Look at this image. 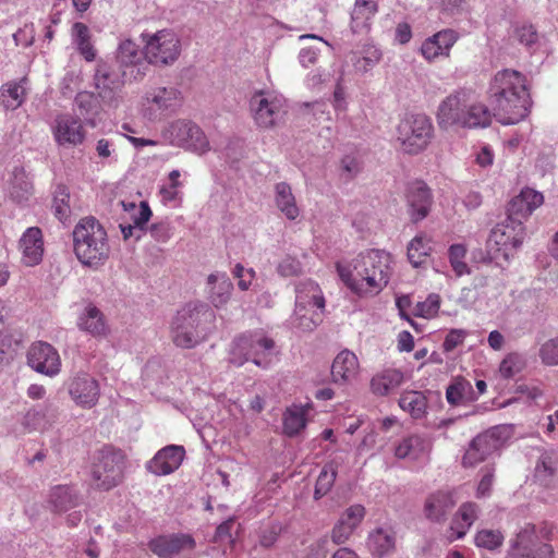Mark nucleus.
I'll use <instances>...</instances> for the list:
<instances>
[{"mask_svg": "<svg viewBox=\"0 0 558 558\" xmlns=\"http://www.w3.org/2000/svg\"><path fill=\"white\" fill-rule=\"evenodd\" d=\"M489 99L494 116L506 125L524 120L532 107L526 77L512 69L495 74L489 86Z\"/></svg>", "mask_w": 558, "mask_h": 558, "instance_id": "f257e3e1", "label": "nucleus"}, {"mask_svg": "<svg viewBox=\"0 0 558 558\" xmlns=\"http://www.w3.org/2000/svg\"><path fill=\"white\" fill-rule=\"evenodd\" d=\"M337 271L344 284L359 295L376 294L389 282L391 256L381 250L359 254L349 264H337Z\"/></svg>", "mask_w": 558, "mask_h": 558, "instance_id": "f03ea898", "label": "nucleus"}, {"mask_svg": "<svg viewBox=\"0 0 558 558\" xmlns=\"http://www.w3.org/2000/svg\"><path fill=\"white\" fill-rule=\"evenodd\" d=\"M490 121L492 114L487 107L473 100L471 94L465 90L447 96L437 111L438 125L444 130L452 126L485 128Z\"/></svg>", "mask_w": 558, "mask_h": 558, "instance_id": "7ed1b4c3", "label": "nucleus"}, {"mask_svg": "<svg viewBox=\"0 0 558 558\" xmlns=\"http://www.w3.org/2000/svg\"><path fill=\"white\" fill-rule=\"evenodd\" d=\"M215 312L206 304L190 303L171 322V338L177 347L193 348L215 329Z\"/></svg>", "mask_w": 558, "mask_h": 558, "instance_id": "20e7f679", "label": "nucleus"}, {"mask_svg": "<svg viewBox=\"0 0 558 558\" xmlns=\"http://www.w3.org/2000/svg\"><path fill=\"white\" fill-rule=\"evenodd\" d=\"M72 235L74 253L83 265L97 268L108 258L107 232L94 217L81 219Z\"/></svg>", "mask_w": 558, "mask_h": 558, "instance_id": "39448f33", "label": "nucleus"}, {"mask_svg": "<svg viewBox=\"0 0 558 558\" xmlns=\"http://www.w3.org/2000/svg\"><path fill=\"white\" fill-rule=\"evenodd\" d=\"M277 354L274 339L263 330H255L245 332L232 341L228 360L236 367L251 361L256 366L267 369Z\"/></svg>", "mask_w": 558, "mask_h": 558, "instance_id": "423d86ee", "label": "nucleus"}, {"mask_svg": "<svg viewBox=\"0 0 558 558\" xmlns=\"http://www.w3.org/2000/svg\"><path fill=\"white\" fill-rule=\"evenodd\" d=\"M547 541L549 531L544 527L538 533L535 524L526 522L510 538L506 558H554V548Z\"/></svg>", "mask_w": 558, "mask_h": 558, "instance_id": "0eeeda50", "label": "nucleus"}, {"mask_svg": "<svg viewBox=\"0 0 558 558\" xmlns=\"http://www.w3.org/2000/svg\"><path fill=\"white\" fill-rule=\"evenodd\" d=\"M125 457L121 450L104 448L94 458L92 483L96 488L109 490L123 478Z\"/></svg>", "mask_w": 558, "mask_h": 558, "instance_id": "6e6552de", "label": "nucleus"}, {"mask_svg": "<svg viewBox=\"0 0 558 558\" xmlns=\"http://www.w3.org/2000/svg\"><path fill=\"white\" fill-rule=\"evenodd\" d=\"M397 134V138L404 151L417 154L425 149L430 142L433 124L425 114H409L399 122Z\"/></svg>", "mask_w": 558, "mask_h": 558, "instance_id": "1a4fd4ad", "label": "nucleus"}, {"mask_svg": "<svg viewBox=\"0 0 558 558\" xmlns=\"http://www.w3.org/2000/svg\"><path fill=\"white\" fill-rule=\"evenodd\" d=\"M250 108L255 123L263 129L276 126L287 113L283 96L271 92H257L250 100Z\"/></svg>", "mask_w": 558, "mask_h": 558, "instance_id": "9d476101", "label": "nucleus"}, {"mask_svg": "<svg viewBox=\"0 0 558 558\" xmlns=\"http://www.w3.org/2000/svg\"><path fill=\"white\" fill-rule=\"evenodd\" d=\"M145 58L149 64L170 65L181 53V40L171 29H161L145 36Z\"/></svg>", "mask_w": 558, "mask_h": 558, "instance_id": "9b49d317", "label": "nucleus"}, {"mask_svg": "<svg viewBox=\"0 0 558 558\" xmlns=\"http://www.w3.org/2000/svg\"><path fill=\"white\" fill-rule=\"evenodd\" d=\"M508 437V429L505 426H494L484 433L478 434L469 444L462 458L464 466H475L494 454L502 446Z\"/></svg>", "mask_w": 558, "mask_h": 558, "instance_id": "f8f14e48", "label": "nucleus"}, {"mask_svg": "<svg viewBox=\"0 0 558 558\" xmlns=\"http://www.w3.org/2000/svg\"><path fill=\"white\" fill-rule=\"evenodd\" d=\"M129 80L124 71L116 64L99 62L94 74V85L99 97L109 106H118L119 94Z\"/></svg>", "mask_w": 558, "mask_h": 558, "instance_id": "ddd939ff", "label": "nucleus"}, {"mask_svg": "<svg viewBox=\"0 0 558 558\" xmlns=\"http://www.w3.org/2000/svg\"><path fill=\"white\" fill-rule=\"evenodd\" d=\"M182 94L174 86H156L149 88L144 97V111L150 120L173 113L182 105Z\"/></svg>", "mask_w": 558, "mask_h": 558, "instance_id": "4468645a", "label": "nucleus"}, {"mask_svg": "<svg viewBox=\"0 0 558 558\" xmlns=\"http://www.w3.org/2000/svg\"><path fill=\"white\" fill-rule=\"evenodd\" d=\"M116 65L124 71L129 80L140 81L146 75L149 63L145 52L133 40L125 39L118 47Z\"/></svg>", "mask_w": 558, "mask_h": 558, "instance_id": "2eb2a0df", "label": "nucleus"}, {"mask_svg": "<svg viewBox=\"0 0 558 558\" xmlns=\"http://www.w3.org/2000/svg\"><path fill=\"white\" fill-rule=\"evenodd\" d=\"M169 133L172 143L185 149L203 154L209 148V143L204 132L191 121H174L169 128Z\"/></svg>", "mask_w": 558, "mask_h": 558, "instance_id": "dca6fc26", "label": "nucleus"}, {"mask_svg": "<svg viewBox=\"0 0 558 558\" xmlns=\"http://www.w3.org/2000/svg\"><path fill=\"white\" fill-rule=\"evenodd\" d=\"M27 364L35 372L48 377L57 376L61 371L58 351L48 342H34L27 351Z\"/></svg>", "mask_w": 558, "mask_h": 558, "instance_id": "f3484780", "label": "nucleus"}, {"mask_svg": "<svg viewBox=\"0 0 558 558\" xmlns=\"http://www.w3.org/2000/svg\"><path fill=\"white\" fill-rule=\"evenodd\" d=\"M524 227L520 222H510L506 218L502 222L496 225L490 231L488 245H494L497 251L508 255L510 250H515L523 243Z\"/></svg>", "mask_w": 558, "mask_h": 558, "instance_id": "a211bd4d", "label": "nucleus"}, {"mask_svg": "<svg viewBox=\"0 0 558 558\" xmlns=\"http://www.w3.org/2000/svg\"><path fill=\"white\" fill-rule=\"evenodd\" d=\"M68 389L72 400L86 409L96 405L100 396L98 381L85 372H80L71 377Z\"/></svg>", "mask_w": 558, "mask_h": 558, "instance_id": "6ab92c4d", "label": "nucleus"}, {"mask_svg": "<svg viewBox=\"0 0 558 558\" xmlns=\"http://www.w3.org/2000/svg\"><path fill=\"white\" fill-rule=\"evenodd\" d=\"M52 134L60 146H77L85 140V131L81 119L70 113L57 116L52 125Z\"/></svg>", "mask_w": 558, "mask_h": 558, "instance_id": "aec40b11", "label": "nucleus"}, {"mask_svg": "<svg viewBox=\"0 0 558 558\" xmlns=\"http://www.w3.org/2000/svg\"><path fill=\"white\" fill-rule=\"evenodd\" d=\"M195 546V539L184 533L160 535L148 544L149 549L159 558H172L181 553L193 550Z\"/></svg>", "mask_w": 558, "mask_h": 558, "instance_id": "412c9836", "label": "nucleus"}, {"mask_svg": "<svg viewBox=\"0 0 558 558\" xmlns=\"http://www.w3.org/2000/svg\"><path fill=\"white\" fill-rule=\"evenodd\" d=\"M409 215L414 222L421 221L429 214L433 196L430 189L423 181L409 183L407 187Z\"/></svg>", "mask_w": 558, "mask_h": 558, "instance_id": "4be33fe9", "label": "nucleus"}, {"mask_svg": "<svg viewBox=\"0 0 558 558\" xmlns=\"http://www.w3.org/2000/svg\"><path fill=\"white\" fill-rule=\"evenodd\" d=\"M185 456V450L182 446L169 445L160 449L153 459H150L146 468L147 470L157 475H168L174 472L181 465Z\"/></svg>", "mask_w": 558, "mask_h": 558, "instance_id": "5701e85b", "label": "nucleus"}, {"mask_svg": "<svg viewBox=\"0 0 558 558\" xmlns=\"http://www.w3.org/2000/svg\"><path fill=\"white\" fill-rule=\"evenodd\" d=\"M458 38L459 35L456 31L441 29L423 41L421 53L428 62H433L440 57H449L450 50Z\"/></svg>", "mask_w": 558, "mask_h": 558, "instance_id": "b1692460", "label": "nucleus"}, {"mask_svg": "<svg viewBox=\"0 0 558 558\" xmlns=\"http://www.w3.org/2000/svg\"><path fill=\"white\" fill-rule=\"evenodd\" d=\"M544 197L539 192L524 189L513 197L508 205L507 218L510 222H520L526 219L534 209L543 204Z\"/></svg>", "mask_w": 558, "mask_h": 558, "instance_id": "393cba45", "label": "nucleus"}, {"mask_svg": "<svg viewBox=\"0 0 558 558\" xmlns=\"http://www.w3.org/2000/svg\"><path fill=\"white\" fill-rule=\"evenodd\" d=\"M22 262L26 266H35L40 263L44 254L43 234L39 228L31 227L20 240Z\"/></svg>", "mask_w": 558, "mask_h": 558, "instance_id": "a878e982", "label": "nucleus"}, {"mask_svg": "<svg viewBox=\"0 0 558 558\" xmlns=\"http://www.w3.org/2000/svg\"><path fill=\"white\" fill-rule=\"evenodd\" d=\"M480 507L472 501L463 502L454 514L448 538L450 542L463 538L473 523L477 520Z\"/></svg>", "mask_w": 558, "mask_h": 558, "instance_id": "bb28decb", "label": "nucleus"}, {"mask_svg": "<svg viewBox=\"0 0 558 558\" xmlns=\"http://www.w3.org/2000/svg\"><path fill=\"white\" fill-rule=\"evenodd\" d=\"M295 306L300 311L306 308L324 311L325 299L319 286L313 280H303L295 286Z\"/></svg>", "mask_w": 558, "mask_h": 558, "instance_id": "cd10ccee", "label": "nucleus"}, {"mask_svg": "<svg viewBox=\"0 0 558 558\" xmlns=\"http://www.w3.org/2000/svg\"><path fill=\"white\" fill-rule=\"evenodd\" d=\"M456 505L451 492L439 490L430 494L424 505L425 517L433 522H441Z\"/></svg>", "mask_w": 558, "mask_h": 558, "instance_id": "c85d7f7f", "label": "nucleus"}, {"mask_svg": "<svg viewBox=\"0 0 558 558\" xmlns=\"http://www.w3.org/2000/svg\"><path fill=\"white\" fill-rule=\"evenodd\" d=\"M359 371V361L349 350L341 351L333 360L331 375L335 383H348L355 378Z\"/></svg>", "mask_w": 558, "mask_h": 558, "instance_id": "c756f323", "label": "nucleus"}, {"mask_svg": "<svg viewBox=\"0 0 558 558\" xmlns=\"http://www.w3.org/2000/svg\"><path fill=\"white\" fill-rule=\"evenodd\" d=\"M367 547L371 554L383 558L392 554L396 549V534L391 529L378 527L369 533Z\"/></svg>", "mask_w": 558, "mask_h": 558, "instance_id": "7c9ffc66", "label": "nucleus"}, {"mask_svg": "<svg viewBox=\"0 0 558 558\" xmlns=\"http://www.w3.org/2000/svg\"><path fill=\"white\" fill-rule=\"evenodd\" d=\"M404 381V374L397 368H386L376 375L371 380L372 392L376 396H387Z\"/></svg>", "mask_w": 558, "mask_h": 558, "instance_id": "2f4dec72", "label": "nucleus"}, {"mask_svg": "<svg viewBox=\"0 0 558 558\" xmlns=\"http://www.w3.org/2000/svg\"><path fill=\"white\" fill-rule=\"evenodd\" d=\"M430 448L427 438L421 435H410L403 438L395 449V454L399 459L417 460L425 456Z\"/></svg>", "mask_w": 558, "mask_h": 558, "instance_id": "473e14b6", "label": "nucleus"}, {"mask_svg": "<svg viewBox=\"0 0 558 558\" xmlns=\"http://www.w3.org/2000/svg\"><path fill=\"white\" fill-rule=\"evenodd\" d=\"M207 287L209 300L216 307L222 306L229 301L233 289L231 280L223 272L209 275Z\"/></svg>", "mask_w": 558, "mask_h": 558, "instance_id": "72a5a7b5", "label": "nucleus"}, {"mask_svg": "<svg viewBox=\"0 0 558 558\" xmlns=\"http://www.w3.org/2000/svg\"><path fill=\"white\" fill-rule=\"evenodd\" d=\"M377 12L376 0H355L354 8L351 13V29L359 34L368 29L371 19Z\"/></svg>", "mask_w": 558, "mask_h": 558, "instance_id": "f704fd0d", "label": "nucleus"}, {"mask_svg": "<svg viewBox=\"0 0 558 558\" xmlns=\"http://www.w3.org/2000/svg\"><path fill=\"white\" fill-rule=\"evenodd\" d=\"M311 407L308 404H292L283 413V432L286 435L296 436L306 426V415Z\"/></svg>", "mask_w": 558, "mask_h": 558, "instance_id": "c9c22d12", "label": "nucleus"}, {"mask_svg": "<svg viewBox=\"0 0 558 558\" xmlns=\"http://www.w3.org/2000/svg\"><path fill=\"white\" fill-rule=\"evenodd\" d=\"M275 203L277 208L289 220H295L300 215L295 197L291 186L286 182L277 183L275 186Z\"/></svg>", "mask_w": 558, "mask_h": 558, "instance_id": "e433bc0d", "label": "nucleus"}, {"mask_svg": "<svg viewBox=\"0 0 558 558\" xmlns=\"http://www.w3.org/2000/svg\"><path fill=\"white\" fill-rule=\"evenodd\" d=\"M78 504L77 494L66 485L54 486L49 494V505L58 513L65 512Z\"/></svg>", "mask_w": 558, "mask_h": 558, "instance_id": "4c0bfd02", "label": "nucleus"}, {"mask_svg": "<svg viewBox=\"0 0 558 558\" xmlns=\"http://www.w3.org/2000/svg\"><path fill=\"white\" fill-rule=\"evenodd\" d=\"M9 194L19 204L27 202L32 196L33 184L23 169H14L10 181Z\"/></svg>", "mask_w": 558, "mask_h": 558, "instance_id": "58836bf2", "label": "nucleus"}, {"mask_svg": "<svg viewBox=\"0 0 558 558\" xmlns=\"http://www.w3.org/2000/svg\"><path fill=\"white\" fill-rule=\"evenodd\" d=\"M399 407L418 420L426 414L427 399L422 391H404L399 399Z\"/></svg>", "mask_w": 558, "mask_h": 558, "instance_id": "ea45409f", "label": "nucleus"}, {"mask_svg": "<svg viewBox=\"0 0 558 558\" xmlns=\"http://www.w3.org/2000/svg\"><path fill=\"white\" fill-rule=\"evenodd\" d=\"M26 82V78H22L19 82H9L1 87V99L5 109L15 110L22 106L26 98L24 86Z\"/></svg>", "mask_w": 558, "mask_h": 558, "instance_id": "a19ab883", "label": "nucleus"}, {"mask_svg": "<svg viewBox=\"0 0 558 558\" xmlns=\"http://www.w3.org/2000/svg\"><path fill=\"white\" fill-rule=\"evenodd\" d=\"M78 327L93 336H104L107 326L101 312L95 306H87L78 318Z\"/></svg>", "mask_w": 558, "mask_h": 558, "instance_id": "79ce46f5", "label": "nucleus"}, {"mask_svg": "<svg viewBox=\"0 0 558 558\" xmlns=\"http://www.w3.org/2000/svg\"><path fill=\"white\" fill-rule=\"evenodd\" d=\"M54 418L56 409L51 403H45L29 410L24 417V424L32 429H45Z\"/></svg>", "mask_w": 558, "mask_h": 558, "instance_id": "37998d69", "label": "nucleus"}, {"mask_svg": "<svg viewBox=\"0 0 558 558\" xmlns=\"http://www.w3.org/2000/svg\"><path fill=\"white\" fill-rule=\"evenodd\" d=\"M72 37L78 51L86 61H93L96 57L95 49L90 44V34L88 27L81 22H76L72 26Z\"/></svg>", "mask_w": 558, "mask_h": 558, "instance_id": "c03bdc74", "label": "nucleus"}, {"mask_svg": "<svg viewBox=\"0 0 558 558\" xmlns=\"http://www.w3.org/2000/svg\"><path fill=\"white\" fill-rule=\"evenodd\" d=\"M432 251L430 240L426 235H416L408 245V258L414 267L423 265Z\"/></svg>", "mask_w": 558, "mask_h": 558, "instance_id": "a18cd8bd", "label": "nucleus"}, {"mask_svg": "<svg viewBox=\"0 0 558 558\" xmlns=\"http://www.w3.org/2000/svg\"><path fill=\"white\" fill-rule=\"evenodd\" d=\"M322 312L316 308L300 311L295 307L291 324L301 331H313L322 322Z\"/></svg>", "mask_w": 558, "mask_h": 558, "instance_id": "49530a36", "label": "nucleus"}, {"mask_svg": "<svg viewBox=\"0 0 558 558\" xmlns=\"http://www.w3.org/2000/svg\"><path fill=\"white\" fill-rule=\"evenodd\" d=\"M557 471V460L549 453L542 454L535 469V477L544 486L554 485V476Z\"/></svg>", "mask_w": 558, "mask_h": 558, "instance_id": "de8ad7c7", "label": "nucleus"}, {"mask_svg": "<svg viewBox=\"0 0 558 558\" xmlns=\"http://www.w3.org/2000/svg\"><path fill=\"white\" fill-rule=\"evenodd\" d=\"M504 541L505 536L502 532L499 530H478L474 536V543L476 547L484 548L490 551L501 547Z\"/></svg>", "mask_w": 558, "mask_h": 558, "instance_id": "09e8293b", "label": "nucleus"}, {"mask_svg": "<svg viewBox=\"0 0 558 558\" xmlns=\"http://www.w3.org/2000/svg\"><path fill=\"white\" fill-rule=\"evenodd\" d=\"M52 209L54 213V216L61 221L64 222L70 214V193L66 186L64 185H58L54 194H53V202H52Z\"/></svg>", "mask_w": 558, "mask_h": 558, "instance_id": "8fccbe9b", "label": "nucleus"}, {"mask_svg": "<svg viewBox=\"0 0 558 558\" xmlns=\"http://www.w3.org/2000/svg\"><path fill=\"white\" fill-rule=\"evenodd\" d=\"M337 470L332 463L326 464L316 481L314 498L320 499L329 493L336 481Z\"/></svg>", "mask_w": 558, "mask_h": 558, "instance_id": "3c124183", "label": "nucleus"}, {"mask_svg": "<svg viewBox=\"0 0 558 558\" xmlns=\"http://www.w3.org/2000/svg\"><path fill=\"white\" fill-rule=\"evenodd\" d=\"M75 105L77 106L81 116L85 119H92L99 112L98 98L89 92H81L75 97Z\"/></svg>", "mask_w": 558, "mask_h": 558, "instance_id": "603ef678", "label": "nucleus"}, {"mask_svg": "<svg viewBox=\"0 0 558 558\" xmlns=\"http://www.w3.org/2000/svg\"><path fill=\"white\" fill-rule=\"evenodd\" d=\"M449 262L457 276H463L470 272V268L464 262L466 247L463 244H452L449 247Z\"/></svg>", "mask_w": 558, "mask_h": 558, "instance_id": "864d4df0", "label": "nucleus"}, {"mask_svg": "<svg viewBox=\"0 0 558 558\" xmlns=\"http://www.w3.org/2000/svg\"><path fill=\"white\" fill-rule=\"evenodd\" d=\"M514 38L529 49H535L538 45V33L532 24H521L514 28Z\"/></svg>", "mask_w": 558, "mask_h": 558, "instance_id": "5fc2aeb1", "label": "nucleus"}, {"mask_svg": "<svg viewBox=\"0 0 558 558\" xmlns=\"http://www.w3.org/2000/svg\"><path fill=\"white\" fill-rule=\"evenodd\" d=\"M524 367V360L517 353L508 354L500 363L499 373L508 379L514 377Z\"/></svg>", "mask_w": 558, "mask_h": 558, "instance_id": "6e6d98bb", "label": "nucleus"}, {"mask_svg": "<svg viewBox=\"0 0 558 558\" xmlns=\"http://www.w3.org/2000/svg\"><path fill=\"white\" fill-rule=\"evenodd\" d=\"M440 307V296L436 293L429 294L425 301L418 302L415 305L413 314L423 318L434 317Z\"/></svg>", "mask_w": 558, "mask_h": 558, "instance_id": "4d7b16f0", "label": "nucleus"}, {"mask_svg": "<svg viewBox=\"0 0 558 558\" xmlns=\"http://www.w3.org/2000/svg\"><path fill=\"white\" fill-rule=\"evenodd\" d=\"M362 170V162L356 155H345L340 161V173L344 180H352Z\"/></svg>", "mask_w": 558, "mask_h": 558, "instance_id": "13d9d810", "label": "nucleus"}, {"mask_svg": "<svg viewBox=\"0 0 558 558\" xmlns=\"http://www.w3.org/2000/svg\"><path fill=\"white\" fill-rule=\"evenodd\" d=\"M129 206L133 210L131 219L135 227H138V231L142 232L151 217V210L146 202H141L138 206L130 203Z\"/></svg>", "mask_w": 558, "mask_h": 558, "instance_id": "bf43d9fd", "label": "nucleus"}, {"mask_svg": "<svg viewBox=\"0 0 558 558\" xmlns=\"http://www.w3.org/2000/svg\"><path fill=\"white\" fill-rule=\"evenodd\" d=\"M471 389V385L466 380H456L452 383L446 391L447 401L452 404H459L464 399L466 391Z\"/></svg>", "mask_w": 558, "mask_h": 558, "instance_id": "052dcab7", "label": "nucleus"}, {"mask_svg": "<svg viewBox=\"0 0 558 558\" xmlns=\"http://www.w3.org/2000/svg\"><path fill=\"white\" fill-rule=\"evenodd\" d=\"M329 553V536L322 535L306 548L304 558H326Z\"/></svg>", "mask_w": 558, "mask_h": 558, "instance_id": "680f3d73", "label": "nucleus"}, {"mask_svg": "<svg viewBox=\"0 0 558 558\" xmlns=\"http://www.w3.org/2000/svg\"><path fill=\"white\" fill-rule=\"evenodd\" d=\"M539 356L547 365H558V338L550 339L542 344Z\"/></svg>", "mask_w": 558, "mask_h": 558, "instance_id": "e2e57ef3", "label": "nucleus"}, {"mask_svg": "<svg viewBox=\"0 0 558 558\" xmlns=\"http://www.w3.org/2000/svg\"><path fill=\"white\" fill-rule=\"evenodd\" d=\"M365 517V508L362 505L350 506L340 517L352 529H356Z\"/></svg>", "mask_w": 558, "mask_h": 558, "instance_id": "0e129e2a", "label": "nucleus"}, {"mask_svg": "<svg viewBox=\"0 0 558 558\" xmlns=\"http://www.w3.org/2000/svg\"><path fill=\"white\" fill-rule=\"evenodd\" d=\"M95 149L104 162L111 163L117 160L116 147L112 141L100 138L97 141Z\"/></svg>", "mask_w": 558, "mask_h": 558, "instance_id": "69168bd1", "label": "nucleus"}, {"mask_svg": "<svg viewBox=\"0 0 558 558\" xmlns=\"http://www.w3.org/2000/svg\"><path fill=\"white\" fill-rule=\"evenodd\" d=\"M353 531L354 529L339 519L331 530L330 538L333 544L341 545L350 538Z\"/></svg>", "mask_w": 558, "mask_h": 558, "instance_id": "338daca9", "label": "nucleus"}, {"mask_svg": "<svg viewBox=\"0 0 558 558\" xmlns=\"http://www.w3.org/2000/svg\"><path fill=\"white\" fill-rule=\"evenodd\" d=\"M232 274L239 279L238 286L243 291L251 287L252 280L255 277V271L252 268H244L241 264L234 266Z\"/></svg>", "mask_w": 558, "mask_h": 558, "instance_id": "774afa93", "label": "nucleus"}]
</instances>
